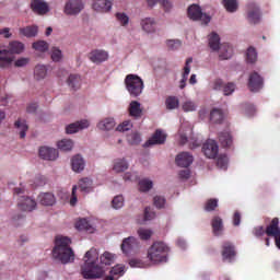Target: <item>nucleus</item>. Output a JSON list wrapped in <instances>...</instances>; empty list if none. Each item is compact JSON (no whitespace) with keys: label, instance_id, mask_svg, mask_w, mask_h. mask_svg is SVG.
<instances>
[{"label":"nucleus","instance_id":"obj_1","mask_svg":"<svg viewBox=\"0 0 280 280\" xmlns=\"http://www.w3.org/2000/svg\"><path fill=\"white\" fill-rule=\"evenodd\" d=\"M85 264L82 267L84 279H100L104 276V266H110L115 261V255L105 252L101 258L100 253L95 248H91L85 253ZM101 259V265L97 261Z\"/></svg>","mask_w":280,"mask_h":280},{"label":"nucleus","instance_id":"obj_2","mask_svg":"<svg viewBox=\"0 0 280 280\" xmlns=\"http://www.w3.org/2000/svg\"><path fill=\"white\" fill-rule=\"evenodd\" d=\"M52 257L59 259L61 264H69L75 259V254L71 248V238L67 236H57L55 238V247L52 249Z\"/></svg>","mask_w":280,"mask_h":280},{"label":"nucleus","instance_id":"obj_3","mask_svg":"<svg viewBox=\"0 0 280 280\" xmlns=\"http://www.w3.org/2000/svg\"><path fill=\"white\" fill-rule=\"evenodd\" d=\"M170 254V247L163 242H154L147 252V258L149 261L156 266L158 264H165L167 261V255Z\"/></svg>","mask_w":280,"mask_h":280},{"label":"nucleus","instance_id":"obj_4","mask_svg":"<svg viewBox=\"0 0 280 280\" xmlns=\"http://www.w3.org/2000/svg\"><path fill=\"white\" fill-rule=\"evenodd\" d=\"M209 47L212 51H218L220 49L219 58L221 60H229L233 56V47L229 44L220 45V35L217 33H211L209 36Z\"/></svg>","mask_w":280,"mask_h":280},{"label":"nucleus","instance_id":"obj_5","mask_svg":"<svg viewBox=\"0 0 280 280\" xmlns=\"http://www.w3.org/2000/svg\"><path fill=\"white\" fill-rule=\"evenodd\" d=\"M125 86L131 97H139L143 93V79L137 74H127L125 78Z\"/></svg>","mask_w":280,"mask_h":280},{"label":"nucleus","instance_id":"obj_6","mask_svg":"<svg viewBox=\"0 0 280 280\" xmlns=\"http://www.w3.org/2000/svg\"><path fill=\"white\" fill-rule=\"evenodd\" d=\"M78 187L83 194H91V191H93V179L89 177H83L79 180L78 186L74 185L72 187V195L70 198L71 207H75L78 202V195H75V191H78Z\"/></svg>","mask_w":280,"mask_h":280},{"label":"nucleus","instance_id":"obj_7","mask_svg":"<svg viewBox=\"0 0 280 280\" xmlns=\"http://www.w3.org/2000/svg\"><path fill=\"white\" fill-rule=\"evenodd\" d=\"M187 14L188 19H190L191 21H202L205 25L211 23V16H209L207 13H202V9H200V5L198 4H191L188 8Z\"/></svg>","mask_w":280,"mask_h":280},{"label":"nucleus","instance_id":"obj_8","mask_svg":"<svg viewBox=\"0 0 280 280\" xmlns=\"http://www.w3.org/2000/svg\"><path fill=\"white\" fill-rule=\"evenodd\" d=\"M247 86L252 93H258L264 89V78L257 71L249 74Z\"/></svg>","mask_w":280,"mask_h":280},{"label":"nucleus","instance_id":"obj_9","mask_svg":"<svg viewBox=\"0 0 280 280\" xmlns=\"http://www.w3.org/2000/svg\"><path fill=\"white\" fill-rule=\"evenodd\" d=\"M222 259L223 261H233L237 255V252L235 250V245L233 243L225 241L222 244V250H221Z\"/></svg>","mask_w":280,"mask_h":280},{"label":"nucleus","instance_id":"obj_10","mask_svg":"<svg viewBox=\"0 0 280 280\" xmlns=\"http://www.w3.org/2000/svg\"><path fill=\"white\" fill-rule=\"evenodd\" d=\"M247 21H249V23L253 25H257V23L261 21V11L259 10V7H257V4L254 2H250L247 5Z\"/></svg>","mask_w":280,"mask_h":280},{"label":"nucleus","instance_id":"obj_11","mask_svg":"<svg viewBox=\"0 0 280 280\" xmlns=\"http://www.w3.org/2000/svg\"><path fill=\"white\" fill-rule=\"evenodd\" d=\"M84 10V4L82 0H69L65 7V13L72 16L74 14H80Z\"/></svg>","mask_w":280,"mask_h":280},{"label":"nucleus","instance_id":"obj_12","mask_svg":"<svg viewBox=\"0 0 280 280\" xmlns=\"http://www.w3.org/2000/svg\"><path fill=\"white\" fill-rule=\"evenodd\" d=\"M167 140V135L161 129H156L152 137L144 143V148H150V145H163Z\"/></svg>","mask_w":280,"mask_h":280},{"label":"nucleus","instance_id":"obj_13","mask_svg":"<svg viewBox=\"0 0 280 280\" xmlns=\"http://www.w3.org/2000/svg\"><path fill=\"white\" fill-rule=\"evenodd\" d=\"M202 152L207 159H215L219 152L218 142L208 140L202 147Z\"/></svg>","mask_w":280,"mask_h":280},{"label":"nucleus","instance_id":"obj_14","mask_svg":"<svg viewBox=\"0 0 280 280\" xmlns=\"http://www.w3.org/2000/svg\"><path fill=\"white\" fill-rule=\"evenodd\" d=\"M120 248L125 255H128V253H132L135 248H139V241L133 236H129L122 241Z\"/></svg>","mask_w":280,"mask_h":280},{"label":"nucleus","instance_id":"obj_15","mask_svg":"<svg viewBox=\"0 0 280 280\" xmlns=\"http://www.w3.org/2000/svg\"><path fill=\"white\" fill-rule=\"evenodd\" d=\"M91 62L95 65H101V62H106L108 60V52L106 50H92L89 55Z\"/></svg>","mask_w":280,"mask_h":280},{"label":"nucleus","instance_id":"obj_16","mask_svg":"<svg viewBox=\"0 0 280 280\" xmlns=\"http://www.w3.org/2000/svg\"><path fill=\"white\" fill-rule=\"evenodd\" d=\"M175 163L178 167H189L194 163V155L189 152H182L176 156Z\"/></svg>","mask_w":280,"mask_h":280},{"label":"nucleus","instance_id":"obj_17","mask_svg":"<svg viewBox=\"0 0 280 280\" xmlns=\"http://www.w3.org/2000/svg\"><path fill=\"white\" fill-rule=\"evenodd\" d=\"M39 156L44 161H56L58 159V150L49 147L39 148Z\"/></svg>","mask_w":280,"mask_h":280},{"label":"nucleus","instance_id":"obj_18","mask_svg":"<svg viewBox=\"0 0 280 280\" xmlns=\"http://www.w3.org/2000/svg\"><path fill=\"white\" fill-rule=\"evenodd\" d=\"M31 10L39 15L47 14L49 12V4L43 0H32Z\"/></svg>","mask_w":280,"mask_h":280},{"label":"nucleus","instance_id":"obj_19","mask_svg":"<svg viewBox=\"0 0 280 280\" xmlns=\"http://www.w3.org/2000/svg\"><path fill=\"white\" fill-rule=\"evenodd\" d=\"M18 207L22 211H34L36 209V200L22 196L19 199Z\"/></svg>","mask_w":280,"mask_h":280},{"label":"nucleus","instance_id":"obj_20","mask_svg":"<svg viewBox=\"0 0 280 280\" xmlns=\"http://www.w3.org/2000/svg\"><path fill=\"white\" fill-rule=\"evenodd\" d=\"M280 234L279 218H273L271 222L265 229V235L268 237H275Z\"/></svg>","mask_w":280,"mask_h":280},{"label":"nucleus","instance_id":"obj_21","mask_svg":"<svg viewBox=\"0 0 280 280\" xmlns=\"http://www.w3.org/2000/svg\"><path fill=\"white\" fill-rule=\"evenodd\" d=\"M84 128H89V120H81L68 125L66 132L67 135H74V132H80V130H84Z\"/></svg>","mask_w":280,"mask_h":280},{"label":"nucleus","instance_id":"obj_22","mask_svg":"<svg viewBox=\"0 0 280 280\" xmlns=\"http://www.w3.org/2000/svg\"><path fill=\"white\" fill-rule=\"evenodd\" d=\"M92 8L96 12H110L113 2L109 0H94Z\"/></svg>","mask_w":280,"mask_h":280},{"label":"nucleus","instance_id":"obj_23","mask_svg":"<svg viewBox=\"0 0 280 280\" xmlns=\"http://www.w3.org/2000/svg\"><path fill=\"white\" fill-rule=\"evenodd\" d=\"M194 62V58H188L185 62V67H184V72L182 74V80L179 81V89H185V86H187V80L189 78V73H191V67H189V65H191Z\"/></svg>","mask_w":280,"mask_h":280},{"label":"nucleus","instance_id":"obj_24","mask_svg":"<svg viewBox=\"0 0 280 280\" xmlns=\"http://www.w3.org/2000/svg\"><path fill=\"white\" fill-rule=\"evenodd\" d=\"M140 25L143 32H145L147 34H152L156 32V21H154V19L152 18L142 19Z\"/></svg>","mask_w":280,"mask_h":280},{"label":"nucleus","instance_id":"obj_25","mask_svg":"<svg viewBox=\"0 0 280 280\" xmlns=\"http://www.w3.org/2000/svg\"><path fill=\"white\" fill-rule=\"evenodd\" d=\"M19 32L21 36H25V38H35V36H38V25L21 27Z\"/></svg>","mask_w":280,"mask_h":280},{"label":"nucleus","instance_id":"obj_26","mask_svg":"<svg viewBox=\"0 0 280 280\" xmlns=\"http://www.w3.org/2000/svg\"><path fill=\"white\" fill-rule=\"evenodd\" d=\"M125 270L126 267L124 265H116L109 271V276L105 277V280H117L118 277H124Z\"/></svg>","mask_w":280,"mask_h":280},{"label":"nucleus","instance_id":"obj_27","mask_svg":"<svg viewBox=\"0 0 280 280\" xmlns=\"http://www.w3.org/2000/svg\"><path fill=\"white\" fill-rule=\"evenodd\" d=\"M7 54H23L25 50V44L19 42V40H13L9 44L8 49H4Z\"/></svg>","mask_w":280,"mask_h":280},{"label":"nucleus","instance_id":"obj_28","mask_svg":"<svg viewBox=\"0 0 280 280\" xmlns=\"http://www.w3.org/2000/svg\"><path fill=\"white\" fill-rule=\"evenodd\" d=\"M71 166L73 172H77V173L83 172L85 167V163H84V159H82V155L80 154L74 155L71 160Z\"/></svg>","mask_w":280,"mask_h":280},{"label":"nucleus","instance_id":"obj_29","mask_svg":"<svg viewBox=\"0 0 280 280\" xmlns=\"http://www.w3.org/2000/svg\"><path fill=\"white\" fill-rule=\"evenodd\" d=\"M211 226H212L213 234L215 236L222 235V232L224 231V223L222 221V218L214 217L211 221Z\"/></svg>","mask_w":280,"mask_h":280},{"label":"nucleus","instance_id":"obj_30","mask_svg":"<svg viewBox=\"0 0 280 280\" xmlns=\"http://www.w3.org/2000/svg\"><path fill=\"white\" fill-rule=\"evenodd\" d=\"M219 141L222 148H231L233 145V136L229 131H222L219 133Z\"/></svg>","mask_w":280,"mask_h":280},{"label":"nucleus","instance_id":"obj_31","mask_svg":"<svg viewBox=\"0 0 280 280\" xmlns=\"http://www.w3.org/2000/svg\"><path fill=\"white\" fill-rule=\"evenodd\" d=\"M129 115L130 117H135L136 119H139V117L143 115V110L141 109V103L137 101H132L129 105Z\"/></svg>","mask_w":280,"mask_h":280},{"label":"nucleus","instance_id":"obj_32","mask_svg":"<svg viewBox=\"0 0 280 280\" xmlns=\"http://www.w3.org/2000/svg\"><path fill=\"white\" fill-rule=\"evenodd\" d=\"M40 205L44 207H51L56 203V197L50 192H43L38 196Z\"/></svg>","mask_w":280,"mask_h":280},{"label":"nucleus","instance_id":"obj_33","mask_svg":"<svg viewBox=\"0 0 280 280\" xmlns=\"http://www.w3.org/2000/svg\"><path fill=\"white\" fill-rule=\"evenodd\" d=\"M68 85L70 89H73V91H78L82 85V78L80 74H70L68 78Z\"/></svg>","mask_w":280,"mask_h":280},{"label":"nucleus","instance_id":"obj_34","mask_svg":"<svg viewBox=\"0 0 280 280\" xmlns=\"http://www.w3.org/2000/svg\"><path fill=\"white\" fill-rule=\"evenodd\" d=\"M75 229H78V231H86L88 233H93L95 231L93 225H91L86 219H80L75 223Z\"/></svg>","mask_w":280,"mask_h":280},{"label":"nucleus","instance_id":"obj_35","mask_svg":"<svg viewBox=\"0 0 280 280\" xmlns=\"http://www.w3.org/2000/svg\"><path fill=\"white\" fill-rule=\"evenodd\" d=\"M128 167H129L128 162L125 159H117L114 161L113 170L117 174H120L121 172H126Z\"/></svg>","mask_w":280,"mask_h":280},{"label":"nucleus","instance_id":"obj_36","mask_svg":"<svg viewBox=\"0 0 280 280\" xmlns=\"http://www.w3.org/2000/svg\"><path fill=\"white\" fill-rule=\"evenodd\" d=\"M34 78L35 80H45L47 78V66L37 65L34 69Z\"/></svg>","mask_w":280,"mask_h":280},{"label":"nucleus","instance_id":"obj_37","mask_svg":"<svg viewBox=\"0 0 280 280\" xmlns=\"http://www.w3.org/2000/svg\"><path fill=\"white\" fill-rule=\"evenodd\" d=\"M15 128L19 129L20 132V139H25L27 130H30V127L27 126V122L25 120H16L14 124Z\"/></svg>","mask_w":280,"mask_h":280},{"label":"nucleus","instance_id":"obj_38","mask_svg":"<svg viewBox=\"0 0 280 280\" xmlns=\"http://www.w3.org/2000/svg\"><path fill=\"white\" fill-rule=\"evenodd\" d=\"M97 128L100 130H113V128H115V119L105 118L97 124Z\"/></svg>","mask_w":280,"mask_h":280},{"label":"nucleus","instance_id":"obj_39","mask_svg":"<svg viewBox=\"0 0 280 280\" xmlns=\"http://www.w3.org/2000/svg\"><path fill=\"white\" fill-rule=\"evenodd\" d=\"M224 119V114L221 109L214 108L210 113V121L212 124H222V120Z\"/></svg>","mask_w":280,"mask_h":280},{"label":"nucleus","instance_id":"obj_40","mask_svg":"<svg viewBox=\"0 0 280 280\" xmlns=\"http://www.w3.org/2000/svg\"><path fill=\"white\" fill-rule=\"evenodd\" d=\"M165 106L167 110H175V108H178V106H180V101L176 96H168L165 100Z\"/></svg>","mask_w":280,"mask_h":280},{"label":"nucleus","instance_id":"obj_41","mask_svg":"<svg viewBox=\"0 0 280 280\" xmlns=\"http://www.w3.org/2000/svg\"><path fill=\"white\" fill-rule=\"evenodd\" d=\"M8 56V50H0V68L5 69L12 65L13 59Z\"/></svg>","mask_w":280,"mask_h":280},{"label":"nucleus","instance_id":"obj_42","mask_svg":"<svg viewBox=\"0 0 280 280\" xmlns=\"http://www.w3.org/2000/svg\"><path fill=\"white\" fill-rule=\"evenodd\" d=\"M57 147L62 152H70V150H73V141L69 139H62L57 143Z\"/></svg>","mask_w":280,"mask_h":280},{"label":"nucleus","instance_id":"obj_43","mask_svg":"<svg viewBox=\"0 0 280 280\" xmlns=\"http://www.w3.org/2000/svg\"><path fill=\"white\" fill-rule=\"evenodd\" d=\"M226 12H237L238 3L237 0H223L222 1Z\"/></svg>","mask_w":280,"mask_h":280},{"label":"nucleus","instance_id":"obj_44","mask_svg":"<svg viewBox=\"0 0 280 280\" xmlns=\"http://www.w3.org/2000/svg\"><path fill=\"white\" fill-rule=\"evenodd\" d=\"M246 60L250 65L257 62V50L254 47H249L246 52Z\"/></svg>","mask_w":280,"mask_h":280},{"label":"nucleus","instance_id":"obj_45","mask_svg":"<svg viewBox=\"0 0 280 280\" xmlns=\"http://www.w3.org/2000/svg\"><path fill=\"white\" fill-rule=\"evenodd\" d=\"M217 165L220 170H226L229 167V156L221 154L217 159Z\"/></svg>","mask_w":280,"mask_h":280},{"label":"nucleus","instance_id":"obj_46","mask_svg":"<svg viewBox=\"0 0 280 280\" xmlns=\"http://www.w3.org/2000/svg\"><path fill=\"white\" fill-rule=\"evenodd\" d=\"M205 211L211 212V211H215V209H218V199H208L205 203Z\"/></svg>","mask_w":280,"mask_h":280},{"label":"nucleus","instance_id":"obj_47","mask_svg":"<svg viewBox=\"0 0 280 280\" xmlns=\"http://www.w3.org/2000/svg\"><path fill=\"white\" fill-rule=\"evenodd\" d=\"M33 49L36 51H47L49 49V44L45 40H38L33 43Z\"/></svg>","mask_w":280,"mask_h":280},{"label":"nucleus","instance_id":"obj_48","mask_svg":"<svg viewBox=\"0 0 280 280\" xmlns=\"http://www.w3.org/2000/svg\"><path fill=\"white\" fill-rule=\"evenodd\" d=\"M127 141L130 145H139L141 143V135L133 132L127 137Z\"/></svg>","mask_w":280,"mask_h":280},{"label":"nucleus","instance_id":"obj_49","mask_svg":"<svg viewBox=\"0 0 280 280\" xmlns=\"http://www.w3.org/2000/svg\"><path fill=\"white\" fill-rule=\"evenodd\" d=\"M51 60L54 62H60L62 60V50L58 47H52L51 49Z\"/></svg>","mask_w":280,"mask_h":280},{"label":"nucleus","instance_id":"obj_50","mask_svg":"<svg viewBox=\"0 0 280 280\" xmlns=\"http://www.w3.org/2000/svg\"><path fill=\"white\" fill-rule=\"evenodd\" d=\"M153 187V183L150 179H142L139 182L140 191H149Z\"/></svg>","mask_w":280,"mask_h":280},{"label":"nucleus","instance_id":"obj_51","mask_svg":"<svg viewBox=\"0 0 280 280\" xmlns=\"http://www.w3.org/2000/svg\"><path fill=\"white\" fill-rule=\"evenodd\" d=\"M138 235L140 240L148 241L150 237H152V231L148 229L140 228L138 230Z\"/></svg>","mask_w":280,"mask_h":280},{"label":"nucleus","instance_id":"obj_52","mask_svg":"<svg viewBox=\"0 0 280 280\" xmlns=\"http://www.w3.org/2000/svg\"><path fill=\"white\" fill-rule=\"evenodd\" d=\"M113 209H121L124 207V196L118 195L112 200Z\"/></svg>","mask_w":280,"mask_h":280},{"label":"nucleus","instance_id":"obj_53","mask_svg":"<svg viewBox=\"0 0 280 280\" xmlns=\"http://www.w3.org/2000/svg\"><path fill=\"white\" fill-rule=\"evenodd\" d=\"M166 45H167L168 49L176 51V49H180V46L183 45V43L178 39H168L166 42Z\"/></svg>","mask_w":280,"mask_h":280},{"label":"nucleus","instance_id":"obj_54","mask_svg":"<svg viewBox=\"0 0 280 280\" xmlns=\"http://www.w3.org/2000/svg\"><path fill=\"white\" fill-rule=\"evenodd\" d=\"M233 93H235V83L230 82L223 85V95L229 96L233 95Z\"/></svg>","mask_w":280,"mask_h":280},{"label":"nucleus","instance_id":"obj_55","mask_svg":"<svg viewBox=\"0 0 280 280\" xmlns=\"http://www.w3.org/2000/svg\"><path fill=\"white\" fill-rule=\"evenodd\" d=\"M184 113H194L196 110V103L187 101L182 106Z\"/></svg>","mask_w":280,"mask_h":280},{"label":"nucleus","instance_id":"obj_56","mask_svg":"<svg viewBox=\"0 0 280 280\" xmlns=\"http://www.w3.org/2000/svg\"><path fill=\"white\" fill-rule=\"evenodd\" d=\"M153 205L156 207V209H163L165 207V197L155 196L153 198Z\"/></svg>","mask_w":280,"mask_h":280},{"label":"nucleus","instance_id":"obj_57","mask_svg":"<svg viewBox=\"0 0 280 280\" xmlns=\"http://www.w3.org/2000/svg\"><path fill=\"white\" fill-rule=\"evenodd\" d=\"M132 128V122L130 120H125L122 124H120L117 127L118 132H127V130H130Z\"/></svg>","mask_w":280,"mask_h":280},{"label":"nucleus","instance_id":"obj_58","mask_svg":"<svg viewBox=\"0 0 280 280\" xmlns=\"http://www.w3.org/2000/svg\"><path fill=\"white\" fill-rule=\"evenodd\" d=\"M116 19L120 23V25L126 26L128 25L130 18L126 15V13H116Z\"/></svg>","mask_w":280,"mask_h":280},{"label":"nucleus","instance_id":"obj_59","mask_svg":"<svg viewBox=\"0 0 280 280\" xmlns=\"http://www.w3.org/2000/svg\"><path fill=\"white\" fill-rule=\"evenodd\" d=\"M30 63V58L26 57H21L14 62V67L21 68V67H26V65Z\"/></svg>","mask_w":280,"mask_h":280},{"label":"nucleus","instance_id":"obj_60","mask_svg":"<svg viewBox=\"0 0 280 280\" xmlns=\"http://www.w3.org/2000/svg\"><path fill=\"white\" fill-rule=\"evenodd\" d=\"M154 218H156V213L152 211V208L147 207L144 209V220H154Z\"/></svg>","mask_w":280,"mask_h":280},{"label":"nucleus","instance_id":"obj_61","mask_svg":"<svg viewBox=\"0 0 280 280\" xmlns=\"http://www.w3.org/2000/svg\"><path fill=\"white\" fill-rule=\"evenodd\" d=\"M212 89L213 91H222L224 89V82L222 79H217L212 82Z\"/></svg>","mask_w":280,"mask_h":280},{"label":"nucleus","instance_id":"obj_62","mask_svg":"<svg viewBox=\"0 0 280 280\" xmlns=\"http://www.w3.org/2000/svg\"><path fill=\"white\" fill-rule=\"evenodd\" d=\"M35 183L37 187H43V185H47V177L39 175L35 178Z\"/></svg>","mask_w":280,"mask_h":280},{"label":"nucleus","instance_id":"obj_63","mask_svg":"<svg viewBox=\"0 0 280 280\" xmlns=\"http://www.w3.org/2000/svg\"><path fill=\"white\" fill-rule=\"evenodd\" d=\"M241 222H242V214L238 211H236L233 215V225L240 226Z\"/></svg>","mask_w":280,"mask_h":280},{"label":"nucleus","instance_id":"obj_64","mask_svg":"<svg viewBox=\"0 0 280 280\" xmlns=\"http://www.w3.org/2000/svg\"><path fill=\"white\" fill-rule=\"evenodd\" d=\"M189 176H191V172H189V170H184L179 172V178L182 180H187L189 179Z\"/></svg>","mask_w":280,"mask_h":280}]
</instances>
